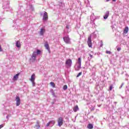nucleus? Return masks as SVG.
<instances>
[{
	"label": "nucleus",
	"instance_id": "obj_19",
	"mask_svg": "<svg viewBox=\"0 0 129 129\" xmlns=\"http://www.w3.org/2000/svg\"><path fill=\"white\" fill-rule=\"evenodd\" d=\"M87 127L89 129H92V128H93V125L91 123H89L87 125Z\"/></svg>",
	"mask_w": 129,
	"mask_h": 129
},
{
	"label": "nucleus",
	"instance_id": "obj_35",
	"mask_svg": "<svg viewBox=\"0 0 129 129\" xmlns=\"http://www.w3.org/2000/svg\"><path fill=\"white\" fill-rule=\"evenodd\" d=\"M123 85V84H122V85L120 86V87L121 88L122 87Z\"/></svg>",
	"mask_w": 129,
	"mask_h": 129
},
{
	"label": "nucleus",
	"instance_id": "obj_9",
	"mask_svg": "<svg viewBox=\"0 0 129 129\" xmlns=\"http://www.w3.org/2000/svg\"><path fill=\"white\" fill-rule=\"evenodd\" d=\"M109 16V11H106L105 13V15L104 16V20H106V19L108 18Z\"/></svg>",
	"mask_w": 129,
	"mask_h": 129
},
{
	"label": "nucleus",
	"instance_id": "obj_27",
	"mask_svg": "<svg viewBox=\"0 0 129 129\" xmlns=\"http://www.w3.org/2000/svg\"><path fill=\"white\" fill-rule=\"evenodd\" d=\"M106 54H109V55H110V54H111V52H110V51H106Z\"/></svg>",
	"mask_w": 129,
	"mask_h": 129
},
{
	"label": "nucleus",
	"instance_id": "obj_37",
	"mask_svg": "<svg viewBox=\"0 0 129 129\" xmlns=\"http://www.w3.org/2000/svg\"><path fill=\"white\" fill-rule=\"evenodd\" d=\"M106 2H109V0H106Z\"/></svg>",
	"mask_w": 129,
	"mask_h": 129
},
{
	"label": "nucleus",
	"instance_id": "obj_36",
	"mask_svg": "<svg viewBox=\"0 0 129 129\" xmlns=\"http://www.w3.org/2000/svg\"><path fill=\"white\" fill-rule=\"evenodd\" d=\"M113 2H116V0H112Z\"/></svg>",
	"mask_w": 129,
	"mask_h": 129
},
{
	"label": "nucleus",
	"instance_id": "obj_22",
	"mask_svg": "<svg viewBox=\"0 0 129 129\" xmlns=\"http://www.w3.org/2000/svg\"><path fill=\"white\" fill-rule=\"evenodd\" d=\"M50 84L51 86H52L53 88H55V87L56 86V85H55V83L53 82H51L50 83Z\"/></svg>",
	"mask_w": 129,
	"mask_h": 129
},
{
	"label": "nucleus",
	"instance_id": "obj_13",
	"mask_svg": "<svg viewBox=\"0 0 129 129\" xmlns=\"http://www.w3.org/2000/svg\"><path fill=\"white\" fill-rule=\"evenodd\" d=\"M45 29L41 28L40 31V35H41V36H43L44 35V33H45Z\"/></svg>",
	"mask_w": 129,
	"mask_h": 129
},
{
	"label": "nucleus",
	"instance_id": "obj_23",
	"mask_svg": "<svg viewBox=\"0 0 129 129\" xmlns=\"http://www.w3.org/2000/svg\"><path fill=\"white\" fill-rule=\"evenodd\" d=\"M50 92L53 96H55V93L54 92V90H53V89L50 90Z\"/></svg>",
	"mask_w": 129,
	"mask_h": 129
},
{
	"label": "nucleus",
	"instance_id": "obj_28",
	"mask_svg": "<svg viewBox=\"0 0 129 129\" xmlns=\"http://www.w3.org/2000/svg\"><path fill=\"white\" fill-rule=\"evenodd\" d=\"M112 88H113V87H112V85L110 86L109 87L110 91H111V90H112Z\"/></svg>",
	"mask_w": 129,
	"mask_h": 129
},
{
	"label": "nucleus",
	"instance_id": "obj_39",
	"mask_svg": "<svg viewBox=\"0 0 129 129\" xmlns=\"http://www.w3.org/2000/svg\"><path fill=\"white\" fill-rule=\"evenodd\" d=\"M7 118H8V116H7Z\"/></svg>",
	"mask_w": 129,
	"mask_h": 129
},
{
	"label": "nucleus",
	"instance_id": "obj_17",
	"mask_svg": "<svg viewBox=\"0 0 129 129\" xmlns=\"http://www.w3.org/2000/svg\"><path fill=\"white\" fill-rule=\"evenodd\" d=\"M30 81H35V74H33L30 79Z\"/></svg>",
	"mask_w": 129,
	"mask_h": 129
},
{
	"label": "nucleus",
	"instance_id": "obj_4",
	"mask_svg": "<svg viewBox=\"0 0 129 129\" xmlns=\"http://www.w3.org/2000/svg\"><path fill=\"white\" fill-rule=\"evenodd\" d=\"M87 44L89 48H92V42H91V36H90L88 37Z\"/></svg>",
	"mask_w": 129,
	"mask_h": 129
},
{
	"label": "nucleus",
	"instance_id": "obj_8",
	"mask_svg": "<svg viewBox=\"0 0 129 129\" xmlns=\"http://www.w3.org/2000/svg\"><path fill=\"white\" fill-rule=\"evenodd\" d=\"M37 55V52H36V51L33 52L31 57L33 59V60H34V61H35V60H36V57Z\"/></svg>",
	"mask_w": 129,
	"mask_h": 129
},
{
	"label": "nucleus",
	"instance_id": "obj_25",
	"mask_svg": "<svg viewBox=\"0 0 129 129\" xmlns=\"http://www.w3.org/2000/svg\"><path fill=\"white\" fill-rule=\"evenodd\" d=\"M32 82V86L33 87H35L36 86V83H35V81H31Z\"/></svg>",
	"mask_w": 129,
	"mask_h": 129
},
{
	"label": "nucleus",
	"instance_id": "obj_2",
	"mask_svg": "<svg viewBox=\"0 0 129 129\" xmlns=\"http://www.w3.org/2000/svg\"><path fill=\"white\" fill-rule=\"evenodd\" d=\"M71 66H72V59L69 58L66 61V67L68 69L71 68Z\"/></svg>",
	"mask_w": 129,
	"mask_h": 129
},
{
	"label": "nucleus",
	"instance_id": "obj_34",
	"mask_svg": "<svg viewBox=\"0 0 129 129\" xmlns=\"http://www.w3.org/2000/svg\"><path fill=\"white\" fill-rule=\"evenodd\" d=\"M63 41H65V37H63Z\"/></svg>",
	"mask_w": 129,
	"mask_h": 129
},
{
	"label": "nucleus",
	"instance_id": "obj_10",
	"mask_svg": "<svg viewBox=\"0 0 129 129\" xmlns=\"http://www.w3.org/2000/svg\"><path fill=\"white\" fill-rule=\"evenodd\" d=\"M73 110L75 112H77L78 110H79V107H78V105H76L73 108Z\"/></svg>",
	"mask_w": 129,
	"mask_h": 129
},
{
	"label": "nucleus",
	"instance_id": "obj_1",
	"mask_svg": "<svg viewBox=\"0 0 129 129\" xmlns=\"http://www.w3.org/2000/svg\"><path fill=\"white\" fill-rule=\"evenodd\" d=\"M40 16H43L42 20L43 22L48 21V13L44 11L43 13H41Z\"/></svg>",
	"mask_w": 129,
	"mask_h": 129
},
{
	"label": "nucleus",
	"instance_id": "obj_12",
	"mask_svg": "<svg viewBox=\"0 0 129 129\" xmlns=\"http://www.w3.org/2000/svg\"><path fill=\"white\" fill-rule=\"evenodd\" d=\"M65 42L67 44H71V42L70 41V38H69L68 37H66Z\"/></svg>",
	"mask_w": 129,
	"mask_h": 129
},
{
	"label": "nucleus",
	"instance_id": "obj_11",
	"mask_svg": "<svg viewBox=\"0 0 129 129\" xmlns=\"http://www.w3.org/2000/svg\"><path fill=\"white\" fill-rule=\"evenodd\" d=\"M44 47L46 48L47 50L50 51V47H49V44H48V42H46L44 43Z\"/></svg>",
	"mask_w": 129,
	"mask_h": 129
},
{
	"label": "nucleus",
	"instance_id": "obj_15",
	"mask_svg": "<svg viewBox=\"0 0 129 129\" xmlns=\"http://www.w3.org/2000/svg\"><path fill=\"white\" fill-rule=\"evenodd\" d=\"M19 75H20V74H17L16 75H15L14 77H13V80L14 81H15L16 80H17V79H18L19 78Z\"/></svg>",
	"mask_w": 129,
	"mask_h": 129
},
{
	"label": "nucleus",
	"instance_id": "obj_3",
	"mask_svg": "<svg viewBox=\"0 0 129 129\" xmlns=\"http://www.w3.org/2000/svg\"><path fill=\"white\" fill-rule=\"evenodd\" d=\"M77 64H78L79 66H77V68L76 69V71H79V70L81 68V58H78Z\"/></svg>",
	"mask_w": 129,
	"mask_h": 129
},
{
	"label": "nucleus",
	"instance_id": "obj_18",
	"mask_svg": "<svg viewBox=\"0 0 129 129\" xmlns=\"http://www.w3.org/2000/svg\"><path fill=\"white\" fill-rule=\"evenodd\" d=\"M16 47H17V48H20V47H21V43L20 42V41H17L16 42Z\"/></svg>",
	"mask_w": 129,
	"mask_h": 129
},
{
	"label": "nucleus",
	"instance_id": "obj_24",
	"mask_svg": "<svg viewBox=\"0 0 129 129\" xmlns=\"http://www.w3.org/2000/svg\"><path fill=\"white\" fill-rule=\"evenodd\" d=\"M36 54L37 55H41V50H37L36 52Z\"/></svg>",
	"mask_w": 129,
	"mask_h": 129
},
{
	"label": "nucleus",
	"instance_id": "obj_31",
	"mask_svg": "<svg viewBox=\"0 0 129 129\" xmlns=\"http://www.w3.org/2000/svg\"><path fill=\"white\" fill-rule=\"evenodd\" d=\"M4 127V125L2 124L0 125V129Z\"/></svg>",
	"mask_w": 129,
	"mask_h": 129
},
{
	"label": "nucleus",
	"instance_id": "obj_38",
	"mask_svg": "<svg viewBox=\"0 0 129 129\" xmlns=\"http://www.w3.org/2000/svg\"><path fill=\"white\" fill-rule=\"evenodd\" d=\"M3 9H5V6H3Z\"/></svg>",
	"mask_w": 129,
	"mask_h": 129
},
{
	"label": "nucleus",
	"instance_id": "obj_7",
	"mask_svg": "<svg viewBox=\"0 0 129 129\" xmlns=\"http://www.w3.org/2000/svg\"><path fill=\"white\" fill-rule=\"evenodd\" d=\"M57 122H58V125L59 126H61V125L63 124V118L61 117L59 118L57 121Z\"/></svg>",
	"mask_w": 129,
	"mask_h": 129
},
{
	"label": "nucleus",
	"instance_id": "obj_6",
	"mask_svg": "<svg viewBox=\"0 0 129 129\" xmlns=\"http://www.w3.org/2000/svg\"><path fill=\"white\" fill-rule=\"evenodd\" d=\"M55 120H54L50 121L49 122L47 123L46 126H53V125L55 124Z\"/></svg>",
	"mask_w": 129,
	"mask_h": 129
},
{
	"label": "nucleus",
	"instance_id": "obj_20",
	"mask_svg": "<svg viewBox=\"0 0 129 129\" xmlns=\"http://www.w3.org/2000/svg\"><path fill=\"white\" fill-rule=\"evenodd\" d=\"M40 122H39V121H37L36 122V124L35 125V127L37 128H40Z\"/></svg>",
	"mask_w": 129,
	"mask_h": 129
},
{
	"label": "nucleus",
	"instance_id": "obj_33",
	"mask_svg": "<svg viewBox=\"0 0 129 129\" xmlns=\"http://www.w3.org/2000/svg\"><path fill=\"white\" fill-rule=\"evenodd\" d=\"M63 90H65V86H63Z\"/></svg>",
	"mask_w": 129,
	"mask_h": 129
},
{
	"label": "nucleus",
	"instance_id": "obj_29",
	"mask_svg": "<svg viewBox=\"0 0 129 129\" xmlns=\"http://www.w3.org/2000/svg\"><path fill=\"white\" fill-rule=\"evenodd\" d=\"M120 50H121V48H120V47H118L117 48V51H120Z\"/></svg>",
	"mask_w": 129,
	"mask_h": 129
},
{
	"label": "nucleus",
	"instance_id": "obj_16",
	"mask_svg": "<svg viewBox=\"0 0 129 129\" xmlns=\"http://www.w3.org/2000/svg\"><path fill=\"white\" fill-rule=\"evenodd\" d=\"M89 55L90 56V58L88 57V59H89V61H90L91 60V59H92V58H93V52L92 51H91V53H89Z\"/></svg>",
	"mask_w": 129,
	"mask_h": 129
},
{
	"label": "nucleus",
	"instance_id": "obj_32",
	"mask_svg": "<svg viewBox=\"0 0 129 129\" xmlns=\"http://www.w3.org/2000/svg\"><path fill=\"white\" fill-rule=\"evenodd\" d=\"M65 89H67V85H65Z\"/></svg>",
	"mask_w": 129,
	"mask_h": 129
},
{
	"label": "nucleus",
	"instance_id": "obj_26",
	"mask_svg": "<svg viewBox=\"0 0 129 129\" xmlns=\"http://www.w3.org/2000/svg\"><path fill=\"white\" fill-rule=\"evenodd\" d=\"M81 75H82V72H80L78 75L77 76V77H79L80 76H81Z\"/></svg>",
	"mask_w": 129,
	"mask_h": 129
},
{
	"label": "nucleus",
	"instance_id": "obj_21",
	"mask_svg": "<svg viewBox=\"0 0 129 129\" xmlns=\"http://www.w3.org/2000/svg\"><path fill=\"white\" fill-rule=\"evenodd\" d=\"M66 29L68 30V33H69V32L71 31V29H70V25H67Z\"/></svg>",
	"mask_w": 129,
	"mask_h": 129
},
{
	"label": "nucleus",
	"instance_id": "obj_5",
	"mask_svg": "<svg viewBox=\"0 0 129 129\" xmlns=\"http://www.w3.org/2000/svg\"><path fill=\"white\" fill-rule=\"evenodd\" d=\"M16 106H19L21 104V99L19 96H17L16 97Z\"/></svg>",
	"mask_w": 129,
	"mask_h": 129
},
{
	"label": "nucleus",
	"instance_id": "obj_30",
	"mask_svg": "<svg viewBox=\"0 0 129 129\" xmlns=\"http://www.w3.org/2000/svg\"><path fill=\"white\" fill-rule=\"evenodd\" d=\"M0 52H3V48H2V45H0Z\"/></svg>",
	"mask_w": 129,
	"mask_h": 129
},
{
	"label": "nucleus",
	"instance_id": "obj_14",
	"mask_svg": "<svg viewBox=\"0 0 129 129\" xmlns=\"http://www.w3.org/2000/svg\"><path fill=\"white\" fill-rule=\"evenodd\" d=\"M128 33V27H125L123 30V34H127Z\"/></svg>",
	"mask_w": 129,
	"mask_h": 129
}]
</instances>
